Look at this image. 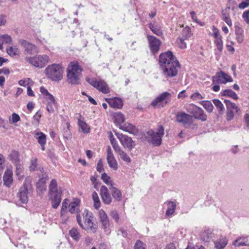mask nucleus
<instances>
[{
    "label": "nucleus",
    "instance_id": "1",
    "mask_svg": "<svg viewBox=\"0 0 249 249\" xmlns=\"http://www.w3.org/2000/svg\"><path fill=\"white\" fill-rule=\"evenodd\" d=\"M76 219L79 225L83 229L89 230L92 233L96 232L98 226L93 222L94 216L91 212L85 210L82 216L77 215Z\"/></svg>",
    "mask_w": 249,
    "mask_h": 249
},
{
    "label": "nucleus",
    "instance_id": "2",
    "mask_svg": "<svg viewBox=\"0 0 249 249\" xmlns=\"http://www.w3.org/2000/svg\"><path fill=\"white\" fill-rule=\"evenodd\" d=\"M62 194V189L58 186L56 180L53 179L49 187V196L53 209H56L59 206L61 201Z\"/></svg>",
    "mask_w": 249,
    "mask_h": 249
},
{
    "label": "nucleus",
    "instance_id": "3",
    "mask_svg": "<svg viewBox=\"0 0 249 249\" xmlns=\"http://www.w3.org/2000/svg\"><path fill=\"white\" fill-rule=\"evenodd\" d=\"M82 71V68L77 61L71 62L67 71V76L69 83L73 85L79 84Z\"/></svg>",
    "mask_w": 249,
    "mask_h": 249
},
{
    "label": "nucleus",
    "instance_id": "4",
    "mask_svg": "<svg viewBox=\"0 0 249 249\" xmlns=\"http://www.w3.org/2000/svg\"><path fill=\"white\" fill-rule=\"evenodd\" d=\"M64 69L61 64H53L48 66L44 72L47 77L53 81H59L63 78Z\"/></svg>",
    "mask_w": 249,
    "mask_h": 249
},
{
    "label": "nucleus",
    "instance_id": "5",
    "mask_svg": "<svg viewBox=\"0 0 249 249\" xmlns=\"http://www.w3.org/2000/svg\"><path fill=\"white\" fill-rule=\"evenodd\" d=\"M164 134V127L162 125H159L155 131L150 129L146 132V139L154 146H159L161 143Z\"/></svg>",
    "mask_w": 249,
    "mask_h": 249
},
{
    "label": "nucleus",
    "instance_id": "6",
    "mask_svg": "<svg viewBox=\"0 0 249 249\" xmlns=\"http://www.w3.org/2000/svg\"><path fill=\"white\" fill-rule=\"evenodd\" d=\"M49 57L46 54L36 55L33 57H26L25 60L32 66L41 69L49 62Z\"/></svg>",
    "mask_w": 249,
    "mask_h": 249
},
{
    "label": "nucleus",
    "instance_id": "7",
    "mask_svg": "<svg viewBox=\"0 0 249 249\" xmlns=\"http://www.w3.org/2000/svg\"><path fill=\"white\" fill-rule=\"evenodd\" d=\"M163 74L166 78H170L176 76L178 74L180 65L179 62L172 63L161 67Z\"/></svg>",
    "mask_w": 249,
    "mask_h": 249
},
{
    "label": "nucleus",
    "instance_id": "8",
    "mask_svg": "<svg viewBox=\"0 0 249 249\" xmlns=\"http://www.w3.org/2000/svg\"><path fill=\"white\" fill-rule=\"evenodd\" d=\"M86 81L92 86L104 93L107 94L110 92L108 87L103 80L97 81L93 78L87 77Z\"/></svg>",
    "mask_w": 249,
    "mask_h": 249
},
{
    "label": "nucleus",
    "instance_id": "9",
    "mask_svg": "<svg viewBox=\"0 0 249 249\" xmlns=\"http://www.w3.org/2000/svg\"><path fill=\"white\" fill-rule=\"evenodd\" d=\"M224 102L226 104L227 108L226 120L228 121H230L233 119L234 113H238L240 109L235 103L231 102L229 100H225Z\"/></svg>",
    "mask_w": 249,
    "mask_h": 249
},
{
    "label": "nucleus",
    "instance_id": "10",
    "mask_svg": "<svg viewBox=\"0 0 249 249\" xmlns=\"http://www.w3.org/2000/svg\"><path fill=\"white\" fill-rule=\"evenodd\" d=\"M159 61L160 67L167 66L172 63H177L178 61L176 57L173 55V53L171 51H168L162 53L160 55Z\"/></svg>",
    "mask_w": 249,
    "mask_h": 249
},
{
    "label": "nucleus",
    "instance_id": "11",
    "mask_svg": "<svg viewBox=\"0 0 249 249\" xmlns=\"http://www.w3.org/2000/svg\"><path fill=\"white\" fill-rule=\"evenodd\" d=\"M171 96V94L165 91L162 92L157 96L151 103V105L154 107H163L164 105L162 104L164 103L165 104H168L170 101L168 100Z\"/></svg>",
    "mask_w": 249,
    "mask_h": 249
},
{
    "label": "nucleus",
    "instance_id": "12",
    "mask_svg": "<svg viewBox=\"0 0 249 249\" xmlns=\"http://www.w3.org/2000/svg\"><path fill=\"white\" fill-rule=\"evenodd\" d=\"M115 135L124 148H127L130 150L135 147V142L130 137L123 134L117 133H115Z\"/></svg>",
    "mask_w": 249,
    "mask_h": 249
},
{
    "label": "nucleus",
    "instance_id": "13",
    "mask_svg": "<svg viewBox=\"0 0 249 249\" xmlns=\"http://www.w3.org/2000/svg\"><path fill=\"white\" fill-rule=\"evenodd\" d=\"M213 84L216 82L218 84H226L233 81L232 77L223 71L216 73V76L212 77Z\"/></svg>",
    "mask_w": 249,
    "mask_h": 249
},
{
    "label": "nucleus",
    "instance_id": "14",
    "mask_svg": "<svg viewBox=\"0 0 249 249\" xmlns=\"http://www.w3.org/2000/svg\"><path fill=\"white\" fill-rule=\"evenodd\" d=\"M147 39L151 52L153 54L157 53L161 45L160 40L156 37L151 35H147Z\"/></svg>",
    "mask_w": 249,
    "mask_h": 249
},
{
    "label": "nucleus",
    "instance_id": "15",
    "mask_svg": "<svg viewBox=\"0 0 249 249\" xmlns=\"http://www.w3.org/2000/svg\"><path fill=\"white\" fill-rule=\"evenodd\" d=\"M19 43L24 49L25 52L28 54L37 53H39L38 48L34 44H33L25 40L20 39Z\"/></svg>",
    "mask_w": 249,
    "mask_h": 249
},
{
    "label": "nucleus",
    "instance_id": "16",
    "mask_svg": "<svg viewBox=\"0 0 249 249\" xmlns=\"http://www.w3.org/2000/svg\"><path fill=\"white\" fill-rule=\"evenodd\" d=\"M213 34L212 36L214 38V43L215 45L217 50L221 52L223 50V43L222 39V36L220 35L219 30L214 26L213 27Z\"/></svg>",
    "mask_w": 249,
    "mask_h": 249
},
{
    "label": "nucleus",
    "instance_id": "17",
    "mask_svg": "<svg viewBox=\"0 0 249 249\" xmlns=\"http://www.w3.org/2000/svg\"><path fill=\"white\" fill-rule=\"evenodd\" d=\"M98 215L102 228L105 231L109 232L110 222L107 214L103 209H101L98 211Z\"/></svg>",
    "mask_w": 249,
    "mask_h": 249
},
{
    "label": "nucleus",
    "instance_id": "18",
    "mask_svg": "<svg viewBox=\"0 0 249 249\" xmlns=\"http://www.w3.org/2000/svg\"><path fill=\"white\" fill-rule=\"evenodd\" d=\"M107 163L110 168L113 170L116 171L118 169V163L115 160L114 156L112 152L111 148L110 146H108L107 148Z\"/></svg>",
    "mask_w": 249,
    "mask_h": 249
},
{
    "label": "nucleus",
    "instance_id": "19",
    "mask_svg": "<svg viewBox=\"0 0 249 249\" xmlns=\"http://www.w3.org/2000/svg\"><path fill=\"white\" fill-rule=\"evenodd\" d=\"M100 196L103 202L107 205L112 202V198L109 193L107 188L105 186H102L100 189Z\"/></svg>",
    "mask_w": 249,
    "mask_h": 249
},
{
    "label": "nucleus",
    "instance_id": "20",
    "mask_svg": "<svg viewBox=\"0 0 249 249\" xmlns=\"http://www.w3.org/2000/svg\"><path fill=\"white\" fill-rule=\"evenodd\" d=\"M177 122L183 124H190L192 123V116L185 112L179 113L176 116Z\"/></svg>",
    "mask_w": 249,
    "mask_h": 249
},
{
    "label": "nucleus",
    "instance_id": "21",
    "mask_svg": "<svg viewBox=\"0 0 249 249\" xmlns=\"http://www.w3.org/2000/svg\"><path fill=\"white\" fill-rule=\"evenodd\" d=\"M28 191L27 187L25 183H24L23 186L20 188L18 194V196L22 203H26L28 202Z\"/></svg>",
    "mask_w": 249,
    "mask_h": 249
},
{
    "label": "nucleus",
    "instance_id": "22",
    "mask_svg": "<svg viewBox=\"0 0 249 249\" xmlns=\"http://www.w3.org/2000/svg\"><path fill=\"white\" fill-rule=\"evenodd\" d=\"M119 128L121 130L131 134L136 135L138 132V130L136 126L130 123H125L123 125H121Z\"/></svg>",
    "mask_w": 249,
    "mask_h": 249
},
{
    "label": "nucleus",
    "instance_id": "23",
    "mask_svg": "<svg viewBox=\"0 0 249 249\" xmlns=\"http://www.w3.org/2000/svg\"><path fill=\"white\" fill-rule=\"evenodd\" d=\"M214 237V234L210 229L202 231L200 235L201 241L204 242H209Z\"/></svg>",
    "mask_w": 249,
    "mask_h": 249
},
{
    "label": "nucleus",
    "instance_id": "24",
    "mask_svg": "<svg viewBox=\"0 0 249 249\" xmlns=\"http://www.w3.org/2000/svg\"><path fill=\"white\" fill-rule=\"evenodd\" d=\"M47 100V110L49 113H53L54 111V108L56 107V101L53 95H49L46 97Z\"/></svg>",
    "mask_w": 249,
    "mask_h": 249
},
{
    "label": "nucleus",
    "instance_id": "25",
    "mask_svg": "<svg viewBox=\"0 0 249 249\" xmlns=\"http://www.w3.org/2000/svg\"><path fill=\"white\" fill-rule=\"evenodd\" d=\"M192 118L194 117L196 119L202 121H206L207 119V115L204 113V110L200 107H198L196 108V111Z\"/></svg>",
    "mask_w": 249,
    "mask_h": 249
},
{
    "label": "nucleus",
    "instance_id": "26",
    "mask_svg": "<svg viewBox=\"0 0 249 249\" xmlns=\"http://www.w3.org/2000/svg\"><path fill=\"white\" fill-rule=\"evenodd\" d=\"M107 101L109 105L114 108H121L123 106L122 100L118 98L109 99Z\"/></svg>",
    "mask_w": 249,
    "mask_h": 249
},
{
    "label": "nucleus",
    "instance_id": "27",
    "mask_svg": "<svg viewBox=\"0 0 249 249\" xmlns=\"http://www.w3.org/2000/svg\"><path fill=\"white\" fill-rule=\"evenodd\" d=\"M13 173L10 170H7L3 176L4 184L7 187H10L13 182Z\"/></svg>",
    "mask_w": 249,
    "mask_h": 249
},
{
    "label": "nucleus",
    "instance_id": "28",
    "mask_svg": "<svg viewBox=\"0 0 249 249\" xmlns=\"http://www.w3.org/2000/svg\"><path fill=\"white\" fill-rule=\"evenodd\" d=\"M109 188L114 199L117 201H120L122 199V195L121 191L112 185H111V187H109Z\"/></svg>",
    "mask_w": 249,
    "mask_h": 249
},
{
    "label": "nucleus",
    "instance_id": "29",
    "mask_svg": "<svg viewBox=\"0 0 249 249\" xmlns=\"http://www.w3.org/2000/svg\"><path fill=\"white\" fill-rule=\"evenodd\" d=\"M233 245L236 247L249 246V237L243 236L235 240Z\"/></svg>",
    "mask_w": 249,
    "mask_h": 249
},
{
    "label": "nucleus",
    "instance_id": "30",
    "mask_svg": "<svg viewBox=\"0 0 249 249\" xmlns=\"http://www.w3.org/2000/svg\"><path fill=\"white\" fill-rule=\"evenodd\" d=\"M148 26L154 34H156L158 36H161L162 35V32L160 25L153 23H150Z\"/></svg>",
    "mask_w": 249,
    "mask_h": 249
},
{
    "label": "nucleus",
    "instance_id": "31",
    "mask_svg": "<svg viewBox=\"0 0 249 249\" xmlns=\"http://www.w3.org/2000/svg\"><path fill=\"white\" fill-rule=\"evenodd\" d=\"M177 205L175 201H168L167 202V209L166 212V215L168 216L172 215L175 212Z\"/></svg>",
    "mask_w": 249,
    "mask_h": 249
},
{
    "label": "nucleus",
    "instance_id": "32",
    "mask_svg": "<svg viewBox=\"0 0 249 249\" xmlns=\"http://www.w3.org/2000/svg\"><path fill=\"white\" fill-rule=\"evenodd\" d=\"M228 241L225 237H222L214 242V247L217 249H223L227 245Z\"/></svg>",
    "mask_w": 249,
    "mask_h": 249
},
{
    "label": "nucleus",
    "instance_id": "33",
    "mask_svg": "<svg viewBox=\"0 0 249 249\" xmlns=\"http://www.w3.org/2000/svg\"><path fill=\"white\" fill-rule=\"evenodd\" d=\"M114 117L115 119V123L117 125L121 126V125H123L125 120L123 114L120 112H116L114 114Z\"/></svg>",
    "mask_w": 249,
    "mask_h": 249
},
{
    "label": "nucleus",
    "instance_id": "34",
    "mask_svg": "<svg viewBox=\"0 0 249 249\" xmlns=\"http://www.w3.org/2000/svg\"><path fill=\"white\" fill-rule=\"evenodd\" d=\"M7 53L12 57L18 56L20 53L19 50L17 46L8 47L6 49Z\"/></svg>",
    "mask_w": 249,
    "mask_h": 249
},
{
    "label": "nucleus",
    "instance_id": "35",
    "mask_svg": "<svg viewBox=\"0 0 249 249\" xmlns=\"http://www.w3.org/2000/svg\"><path fill=\"white\" fill-rule=\"evenodd\" d=\"M221 94L222 96L229 97L234 100L238 99L237 94L231 89H225L221 92Z\"/></svg>",
    "mask_w": 249,
    "mask_h": 249
},
{
    "label": "nucleus",
    "instance_id": "36",
    "mask_svg": "<svg viewBox=\"0 0 249 249\" xmlns=\"http://www.w3.org/2000/svg\"><path fill=\"white\" fill-rule=\"evenodd\" d=\"M8 158L14 163L19 161V153L18 151L12 150L8 155Z\"/></svg>",
    "mask_w": 249,
    "mask_h": 249
},
{
    "label": "nucleus",
    "instance_id": "37",
    "mask_svg": "<svg viewBox=\"0 0 249 249\" xmlns=\"http://www.w3.org/2000/svg\"><path fill=\"white\" fill-rule=\"evenodd\" d=\"M213 102L217 108L219 113L222 115L225 111V108L222 103L218 99H213Z\"/></svg>",
    "mask_w": 249,
    "mask_h": 249
},
{
    "label": "nucleus",
    "instance_id": "38",
    "mask_svg": "<svg viewBox=\"0 0 249 249\" xmlns=\"http://www.w3.org/2000/svg\"><path fill=\"white\" fill-rule=\"evenodd\" d=\"M69 234L75 241H78L81 237L80 233L76 228H73L70 230Z\"/></svg>",
    "mask_w": 249,
    "mask_h": 249
},
{
    "label": "nucleus",
    "instance_id": "39",
    "mask_svg": "<svg viewBox=\"0 0 249 249\" xmlns=\"http://www.w3.org/2000/svg\"><path fill=\"white\" fill-rule=\"evenodd\" d=\"M35 137L37 139V142L39 144L46 143V136L43 132H39L36 133Z\"/></svg>",
    "mask_w": 249,
    "mask_h": 249
},
{
    "label": "nucleus",
    "instance_id": "40",
    "mask_svg": "<svg viewBox=\"0 0 249 249\" xmlns=\"http://www.w3.org/2000/svg\"><path fill=\"white\" fill-rule=\"evenodd\" d=\"M199 103L204 107V108L209 113L213 111V106L210 101H202L199 102Z\"/></svg>",
    "mask_w": 249,
    "mask_h": 249
},
{
    "label": "nucleus",
    "instance_id": "41",
    "mask_svg": "<svg viewBox=\"0 0 249 249\" xmlns=\"http://www.w3.org/2000/svg\"><path fill=\"white\" fill-rule=\"evenodd\" d=\"M222 19L229 26L232 25V21L230 18V12L222 11Z\"/></svg>",
    "mask_w": 249,
    "mask_h": 249
},
{
    "label": "nucleus",
    "instance_id": "42",
    "mask_svg": "<svg viewBox=\"0 0 249 249\" xmlns=\"http://www.w3.org/2000/svg\"><path fill=\"white\" fill-rule=\"evenodd\" d=\"M92 198L93 200V206L96 209H99L101 206V202L97 193L93 192L92 195Z\"/></svg>",
    "mask_w": 249,
    "mask_h": 249
},
{
    "label": "nucleus",
    "instance_id": "43",
    "mask_svg": "<svg viewBox=\"0 0 249 249\" xmlns=\"http://www.w3.org/2000/svg\"><path fill=\"white\" fill-rule=\"evenodd\" d=\"M236 39L239 43H241L244 41V36L243 35V30L239 28L235 31Z\"/></svg>",
    "mask_w": 249,
    "mask_h": 249
},
{
    "label": "nucleus",
    "instance_id": "44",
    "mask_svg": "<svg viewBox=\"0 0 249 249\" xmlns=\"http://www.w3.org/2000/svg\"><path fill=\"white\" fill-rule=\"evenodd\" d=\"M109 140L110 141V143L114 150V151L117 153L118 152L122 150L119 145L117 144V142L115 140V139L113 137L111 133H110V135L109 136Z\"/></svg>",
    "mask_w": 249,
    "mask_h": 249
},
{
    "label": "nucleus",
    "instance_id": "45",
    "mask_svg": "<svg viewBox=\"0 0 249 249\" xmlns=\"http://www.w3.org/2000/svg\"><path fill=\"white\" fill-rule=\"evenodd\" d=\"M79 203L80 201L78 199H74L73 201L69 204L70 209L69 211L71 213H73L76 212V207L78 206Z\"/></svg>",
    "mask_w": 249,
    "mask_h": 249
},
{
    "label": "nucleus",
    "instance_id": "46",
    "mask_svg": "<svg viewBox=\"0 0 249 249\" xmlns=\"http://www.w3.org/2000/svg\"><path fill=\"white\" fill-rule=\"evenodd\" d=\"M236 4V2L235 1V0H229L228 3L227 4L226 7L225 8V9L223 10L222 11L227 12H230V10L231 8L232 9V10H234Z\"/></svg>",
    "mask_w": 249,
    "mask_h": 249
},
{
    "label": "nucleus",
    "instance_id": "47",
    "mask_svg": "<svg viewBox=\"0 0 249 249\" xmlns=\"http://www.w3.org/2000/svg\"><path fill=\"white\" fill-rule=\"evenodd\" d=\"M37 191H42L46 190L45 181L44 179L42 178L39 180L36 184Z\"/></svg>",
    "mask_w": 249,
    "mask_h": 249
},
{
    "label": "nucleus",
    "instance_id": "48",
    "mask_svg": "<svg viewBox=\"0 0 249 249\" xmlns=\"http://www.w3.org/2000/svg\"><path fill=\"white\" fill-rule=\"evenodd\" d=\"M120 156L121 158L125 162L130 163L131 161L130 158L129 156L122 150L117 153Z\"/></svg>",
    "mask_w": 249,
    "mask_h": 249
},
{
    "label": "nucleus",
    "instance_id": "49",
    "mask_svg": "<svg viewBox=\"0 0 249 249\" xmlns=\"http://www.w3.org/2000/svg\"><path fill=\"white\" fill-rule=\"evenodd\" d=\"M182 34L183 38L185 39H189L192 35L190 28L188 27H186L183 29Z\"/></svg>",
    "mask_w": 249,
    "mask_h": 249
},
{
    "label": "nucleus",
    "instance_id": "50",
    "mask_svg": "<svg viewBox=\"0 0 249 249\" xmlns=\"http://www.w3.org/2000/svg\"><path fill=\"white\" fill-rule=\"evenodd\" d=\"M20 119L19 116L16 113H12V115L9 118V122L11 124L17 123L20 121Z\"/></svg>",
    "mask_w": 249,
    "mask_h": 249
},
{
    "label": "nucleus",
    "instance_id": "51",
    "mask_svg": "<svg viewBox=\"0 0 249 249\" xmlns=\"http://www.w3.org/2000/svg\"><path fill=\"white\" fill-rule=\"evenodd\" d=\"M101 178L103 181L109 187H111V185H113L112 181L110 180V178L106 173H104L102 174Z\"/></svg>",
    "mask_w": 249,
    "mask_h": 249
},
{
    "label": "nucleus",
    "instance_id": "52",
    "mask_svg": "<svg viewBox=\"0 0 249 249\" xmlns=\"http://www.w3.org/2000/svg\"><path fill=\"white\" fill-rule=\"evenodd\" d=\"M79 126L84 133H88L89 131V128L88 124L84 121L79 120Z\"/></svg>",
    "mask_w": 249,
    "mask_h": 249
},
{
    "label": "nucleus",
    "instance_id": "53",
    "mask_svg": "<svg viewBox=\"0 0 249 249\" xmlns=\"http://www.w3.org/2000/svg\"><path fill=\"white\" fill-rule=\"evenodd\" d=\"M69 200L68 199H65L62 202V207H61V210L60 212V214L61 216H63L64 214H65L66 213V211L67 209L68 206L69 205Z\"/></svg>",
    "mask_w": 249,
    "mask_h": 249
},
{
    "label": "nucleus",
    "instance_id": "54",
    "mask_svg": "<svg viewBox=\"0 0 249 249\" xmlns=\"http://www.w3.org/2000/svg\"><path fill=\"white\" fill-rule=\"evenodd\" d=\"M18 84L21 86L25 87L33 84V82L30 78H25L19 80Z\"/></svg>",
    "mask_w": 249,
    "mask_h": 249
},
{
    "label": "nucleus",
    "instance_id": "55",
    "mask_svg": "<svg viewBox=\"0 0 249 249\" xmlns=\"http://www.w3.org/2000/svg\"><path fill=\"white\" fill-rule=\"evenodd\" d=\"M0 39H1L2 44L3 43H9L12 41L11 37L6 34L0 35Z\"/></svg>",
    "mask_w": 249,
    "mask_h": 249
},
{
    "label": "nucleus",
    "instance_id": "56",
    "mask_svg": "<svg viewBox=\"0 0 249 249\" xmlns=\"http://www.w3.org/2000/svg\"><path fill=\"white\" fill-rule=\"evenodd\" d=\"M198 107L193 104H190L188 107H187L186 110L190 114H192V116L194 115L195 114V112L196 110V108Z\"/></svg>",
    "mask_w": 249,
    "mask_h": 249
},
{
    "label": "nucleus",
    "instance_id": "57",
    "mask_svg": "<svg viewBox=\"0 0 249 249\" xmlns=\"http://www.w3.org/2000/svg\"><path fill=\"white\" fill-rule=\"evenodd\" d=\"M190 98L193 101H197L204 98V96L199 92L196 91L190 96Z\"/></svg>",
    "mask_w": 249,
    "mask_h": 249
},
{
    "label": "nucleus",
    "instance_id": "58",
    "mask_svg": "<svg viewBox=\"0 0 249 249\" xmlns=\"http://www.w3.org/2000/svg\"><path fill=\"white\" fill-rule=\"evenodd\" d=\"M37 159L36 157L32 158L31 160V164L30 165V170L31 171L35 170L37 166Z\"/></svg>",
    "mask_w": 249,
    "mask_h": 249
},
{
    "label": "nucleus",
    "instance_id": "59",
    "mask_svg": "<svg viewBox=\"0 0 249 249\" xmlns=\"http://www.w3.org/2000/svg\"><path fill=\"white\" fill-rule=\"evenodd\" d=\"M184 38L178 37L177 39V43L180 49H184L186 48V43L184 41Z\"/></svg>",
    "mask_w": 249,
    "mask_h": 249
},
{
    "label": "nucleus",
    "instance_id": "60",
    "mask_svg": "<svg viewBox=\"0 0 249 249\" xmlns=\"http://www.w3.org/2000/svg\"><path fill=\"white\" fill-rule=\"evenodd\" d=\"M134 249H145L144 244L142 241L137 240L134 245Z\"/></svg>",
    "mask_w": 249,
    "mask_h": 249
},
{
    "label": "nucleus",
    "instance_id": "61",
    "mask_svg": "<svg viewBox=\"0 0 249 249\" xmlns=\"http://www.w3.org/2000/svg\"><path fill=\"white\" fill-rule=\"evenodd\" d=\"M5 159L3 155L0 154V171H3L5 167Z\"/></svg>",
    "mask_w": 249,
    "mask_h": 249
},
{
    "label": "nucleus",
    "instance_id": "62",
    "mask_svg": "<svg viewBox=\"0 0 249 249\" xmlns=\"http://www.w3.org/2000/svg\"><path fill=\"white\" fill-rule=\"evenodd\" d=\"M111 217L114 219L116 222H118L119 220V216L117 212L115 210L111 211L110 213Z\"/></svg>",
    "mask_w": 249,
    "mask_h": 249
},
{
    "label": "nucleus",
    "instance_id": "63",
    "mask_svg": "<svg viewBox=\"0 0 249 249\" xmlns=\"http://www.w3.org/2000/svg\"><path fill=\"white\" fill-rule=\"evenodd\" d=\"M249 6V0H245L241 2L238 5L239 8L243 9Z\"/></svg>",
    "mask_w": 249,
    "mask_h": 249
},
{
    "label": "nucleus",
    "instance_id": "64",
    "mask_svg": "<svg viewBox=\"0 0 249 249\" xmlns=\"http://www.w3.org/2000/svg\"><path fill=\"white\" fill-rule=\"evenodd\" d=\"M242 17L246 23L249 24V10L243 12Z\"/></svg>",
    "mask_w": 249,
    "mask_h": 249
}]
</instances>
